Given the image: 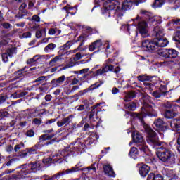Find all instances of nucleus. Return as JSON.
I'll return each mask as SVG.
<instances>
[{
  "label": "nucleus",
  "instance_id": "3c124183",
  "mask_svg": "<svg viewBox=\"0 0 180 180\" xmlns=\"http://www.w3.org/2000/svg\"><path fill=\"white\" fill-rule=\"evenodd\" d=\"M27 152L28 153V155H30L32 154H35L36 153V149L33 148H29L27 149Z\"/></svg>",
  "mask_w": 180,
  "mask_h": 180
},
{
  "label": "nucleus",
  "instance_id": "1a4fd4ad",
  "mask_svg": "<svg viewBox=\"0 0 180 180\" xmlns=\"http://www.w3.org/2000/svg\"><path fill=\"white\" fill-rule=\"evenodd\" d=\"M138 30L142 37L148 36V25L146 21H141L138 23Z\"/></svg>",
  "mask_w": 180,
  "mask_h": 180
},
{
  "label": "nucleus",
  "instance_id": "39448f33",
  "mask_svg": "<svg viewBox=\"0 0 180 180\" xmlns=\"http://www.w3.org/2000/svg\"><path fill=\"white\" fill-rule=\"evenodd\" d=\"M24 167H22L20 171L21 176H25V175L32 174V172H37V171H40V169H41V163L40 162H33L29 165H24Z\"/></svg>",
  "mask_w": 180,
  "mask_h": 180
},
{
  "label": "nucleus",
  "instance_id": "69168bd1",
  "mask_svg": "<svg viewBox=\"0 0 180 180\" xmlns=\"http://www.w3.org/2000/svg\"><path fill=\"white\" fill-rule=\"evenodd\" d=\"M78 82H79V80H78V79L75 77L72 81L71 85H77Z\"/></svg>",
  "mask_w": 180,
  "mask_h": 180
},
{
  "label": "nucleus",
  "instance_id": "774afa93",
  "mask_svg": "<svg viewBox=\"0 0 180 180\" xmlns=\"http://www.w3.org/2000/svg\"><path fill=\"white\" fill-rule=\"evenodd\" d=\"M172 23H174V25H180V19H174L172 20Z\"/></svg>",
  "mask_w": 180,
  "mask_h": 180
},
{
  "label": "nucleus",
  "instance_id": "c85d7f7f",
  "mask_svg": "<svg viewBox=\"0 0 180 180\" xmlns=\"http://www.w3.org/2000/svg\"><path fill=\"white\" fill-rule=\"evenodd\" d=\"M56 47H57V45L51 43L44 48V51L45 53H51V51H53Z\"/></svg>",
  "mask_w": 180,
  "mask_h": 180
},
{
  "label": "nucleus",
  "instance_id": "bb28decb",
  "mask_svg": "<svg viewBox=\"0 0 180 180\" xmlns=\"http://www.w3.org/2000/svg\"><path fill=\"white\" fill-rule=\"evenodd\" d=\"M147 180H164L161 174H154V173H150L147 178Z\"/></svg>",
  "mask_w": 180,
  "mask_h": 180
},
{
  "label": "nucleus",
  "instance_id": "338daca9",
  "mask_svg": "<svg viewBox=\"0 0 180 180\" xmlns=\"http://www.w3.org/2000/svg\"><path fill=\"white\" fill-rule=\"evenodd\" d=\"M89 71V68H84L79 71V74H86Z\"/></svg>",
  "mask_w": 180,
  "mask_h": 180
},
{
  "label": "nucleus",
  "instance_id": "423d86ee",
  "mask_svg": "<svg viewBox=\"0 0 180 180\" xmlns=\"http://www.w3.org/2000/svg\"><path fill=\"white\" fill-rule=\"evenodd\" d=\"M170 127L174 131H177V150L180 153V119H174L170 122Z\"/></svg>",
  "mask_w": 180,
  "mask_h": 180
},
{
  "label": "nucleus",
  "instance_id": "7ed1b4c3",
  "mask_svg": "<svg viewBox=\"0 0 180 180\" xmlns=\"http://www.w3.org/2000/svg\"><path fill=\"white\" fill-rule=\"evenodd\" d=\"M150 98L148 96L143 97V105L142 107L141 112V114H136V117H138L141 122H143V117L150 115V113L154 110V108H155V104L153 103V105L150 104Z\"/></svg>",
  "mask_w": 180,
  "mask_h": 180
},
{
  "label": "nucleus",
  "instance_id": "a878e982",
  "mask_svg": "<svg viewBox=\"0 0 180 180\" xmlns=\"http://www.w3.org/2000/svg\"><path fill=\"white\" fill-rule=\"evenodd\" d=\"M72 44H73L72 41H68L65 44H64L60 47V49L58 51V53H60V54H63V51L70 50Z\"/></svg>",
  "mask_w": 180,
  "mask_h": 180
},
{
  "label": "nucleus",
  "instance_id": "6e6d98bb",
  "mask_svg": "<svg viewBox=\"0 0 180 180\" xmlns=\"http://www.w3.org/2000/svg\"><path fill=\"white\" fill-rule=\"evenodd\" d=\"M32 20L34 22H40V17L37 15H34L32 18Z\"/></svg>",
  "mask_w": 180,
  "mask_h": 180
},
{
  "label": "nucleus",
  "instance_id": "cd10ccee",
  "mask_svg": "<svg viewBox=\"0 0 180 180\" xmlns=\"http://www.w3.org/2000/svg\"><path fill=\"white\" fill-rule=\"evenodd\" d=\"M84 49L81 48V46H79L77 49L74 50H70L69 51H66L64 53V51H63V56H70V54H75L77 51H83Z\"/></svg>",
  "mask_w": 180,
  "mask_h": 180
},
{
  "label": "nucleus",
  "instance_id": "6ab92c4d",
  "mask_svg": "<svg viewBox=\"0 0 180 180\" xmlns=\"http://www.w3.org/2000/svg\"><path fill=\"white\" fill-rule=\"evenodd\" d=\"M103 169L105 175H108V176H112L115 178V171H113V168L110 167V165L105 164L103 165Z\"/></svg>",
  "mask_w": 180,
  "mask_h": 180
},
{
  "label": "nucleus",
  "instance_id": "9b49d317",
  "mask_svg": "<svg viewBox=\"0 0 180 180\" xmlns=\"http://www.w3.org/2000/svg\"><path fill=\"white\" fill-rule=\"evenodd\" d=\"M77 167H78V165H77L76 167H73L70 169L59 172L52 176L51 180H57L58 178H60V176H63V175H67L68 174H72L74 172H77V171H79Z\"/></svg>",
  "mask_w": 180,
  "mask_h": 180
},
{
  "label": "nucleus",
  "instance_id": "09e8293b",
  "mask_svg": "<svg viewBox=\"0 0 180 180\" xmlns=\"http://www.w3.org/2000/svg\"><path fill=\"white\" fill-rule=\"evenodd\" d=\"M153 96H154V98H161V91H155L153 93Z\"/></svg>",
  "mask_w": 180,
  "mask_h": 180
},
{
  "label": "nucleus",
  "instance_id": "4c0bfd02",
  "mask_svg": "<svg viewBox=\"0 0 180 180\" xmlns=\"http://www.w3.org/2000/svg\"><path fill=\"white\" fill-rule=\"evenodd\" d=\"M79 40L82 41L81 44L79 45L80 46V49L82 46H84V41H85V40H86V39H88V35H86V34H82V35H80L79 37Z\"/></svg>",
  "mask_w": 180,
  "mask_h": 180
},
{
  "label": "nucleus",
  "instance_id": "473e14b6",
  "mask_svg": "<svg viewBox=\"0 0 180 180\" xmlns=\"http://www.w3.org/2000/svg\"><path fill=\"white\" fill-rule=\"evenodd\" d=\"M102 84H103V82H97L94 84H92L90 87H89L86 91H94V89H96V88H99V86H101V85H102Z\"/></svg>",
  "mask_w": 180,
  "mask_h": 180
},
{
  "label": "nucleus",
  "instance_id": "bf43d9fd",
  "mask_svg": "<svg viewBox=\"0 0 180 180\" xmlns=\"http://www.w3.org/2000/svg\"><path fill=\"white\" fill-rule=\"evenodd\" d=\"M53 30H54V33H55V34H56V36H58V34H61V30H60L57 27H55V28H53Z\"/></svg>",
  "mask_w": 180,
  "mask_h": 180
},
{
  "label": "nucleus",
  "instance_id": "393cba45",
  "mask_svg": "<svg viewBox=\"0 0 180 180\" xmlns=\"http://www.w3.org/2000/svg\"><path fill=\"white\" fill-rule=\"evenodd\" d=\"M27 5L25 3H22L20 7H19V17L20 18H23L25 15H26L27 11H26V7Z\"/></svg>",
  "mask_w": 180,
  "mask_h": 180
},
{
  "label": "nucleus",
  "instance_id": "7c9ffc66",
  "mask_svg": "<svg viewBox=\"0 0 180 180\" xmlns=\"http://www.w3.org/2000/svg\"><path fill=\"white\" fill-rule=\"evenodd\" d=\"M139 153L143 156V155H141V153H140V149L139 152V150H137L136 147H132L131 148V150L129 154L131 157H133V155H139Z\"/></svg>",
  "mask_w": 180,
  "mask_h": 180
},
{
  "label": "nucleus",
  "instance_id": "2f4dec72",
  "mask_svg": "<svg viewBox=\"0 0 180 180\" xmlns=\"http://www.w3.org/2000/svg\"><path fill=\"white\" fill-rule=\"evenodd\" d=\"M137 78H138V81H141V82H144L146 81H150V79H151V77L147 75L138 76Z\"/></svg>",
  "mask_w": 180,
  "mask_h": 180
},
{
  "label": "nucleus",
  "instance_id": "f704fd0d",
  "mask_svg": "<svg viewBox=\"0 0 180 180\" xmlns=\"http://www.w3.org/2000/svg\"><path fill=\"white\" fill-rule=\"evenodd\" d=\"M164 5V0H155V2L153 5V8H161Z\"/></svg>",
  "mask_w": 180,
  "mask_h": 180
},
{
  "label": "nucleus",
  "instance_id": "a19ab883",
  "mask_svg": "<svg viewBox=\"0 0 180 180\" xmlns=\"http://www.w3.org/2000/svg\"><path fill=\"white\" fill-rule=\"evenodd\" d=\"M32 37V33L30 32H27L22 34H20V39H27Z\"/></svg>",
  "mask_w": 180,
  "mask_h": 180
},
{
  "label": "nucleus",
  "instance_id": "ddd939ff",
  "mask_svg": "<svg viewBox=\"0 0 180 180\" xmlns=\"http://www.w3.org/2000/svg\"><path fill=\"white\" fill-rule=\"evenodd\" d=\"M154 124L158 130H160V131H165V130L168 129V125L167 123L164 122L161 120V118H158L155 120L154 122Z\"/></svg>",
  "mask_w": 180,
  "mask_h": 180
},
{
  "label": "nucleus",
  "instance_id": "864d4df0",
  "mask_svg": "<svg viewBox=\"0 0 180 180\" xmlns=\"http://www.w3.org/2000/svg\"><path fill=\"white\" fill-rule=\"evenodd\" d=\"M46 79V76H41L34 80V82H43Z\"/></svg>",
  "mask_w": 180,
  "mask_h": 180
},
{
  "label": "nucleus",
  "instance_id": "e2e57ef3",
  "mask_svg": "<svg viewBox=\"0 0 180 180\" xmlns=\"http://www.w3.org/2000/svg\"><path fill=\"white\" fill-rule=\"evenodd\" d=\"M75 66V62H69L66 65V68H71V67Z\"/></svg>",
  "mask_w": 180,
  "mask_h": 180
},
{
  "label": "nucleus",
  "instance_id": "0eeeda50",
  "mask_svg": "<svg viewBox=\"0 0 180 180\" xmlns=\"http://www.w3.org/2000/svg\"><path fill=\"white\" fill-rule=\"evenodd\" d=\"M114 60L109 58L106 60L107 65L104 66L102 69H98L94 72V77H98L99 75H102V74H105L108 71H113L115 66H113L112 63H113Z\"/></svg>",
  "mask_w": 180,
  "mask_h": 180
},
{
  "label": "nucleus",
  "instance_id": "f03ea898",
  "mask_svg": "<svg viewBox=\"0 0 180 180\" xmlns=\"http://www.w3.org/2000/svg\"><path fill=\"white\" fill-rule=\"evenodd\" d=\"M137 0H124L122 3V8H120V3L116 0H105L103 3L102 13L105 17L110 18V11H112L115 18H122L124 15L126 11H129L133 8V4Z\"/></svg>",
  "mask_w": 180,
  "mask_h": 180
},
{
  "label": "nucleus",
  "instance_id": "c03bdc74",
  "mask_svg": "<svg viewBox=\"0 0 180 180\" xmlns=\"http://www.w3.org/2000/svg\"><path fill=\"white\" fill-rule=\"evenodd\" d=\"M165 171L166 172V176H169V178H172V176H174V171L168 169H165Z\"/></svg>",
  "mask_w": 180,
  "mask_h": 180
},
{
  "label": "nucleus",
  "instance_id": "9d476101",
  "mask_svg": "<svg viewBox=\"0 0 180 180\" xmlns=\"http://www.w3.org/2000/svg\"><path fill=\"white\" fill-rule=\"evenodd\" d=\"M161 56L165 58H176L178 52L174 49H167L160 51Z\"/></svg>",
  "mask_w": 180,
  "mask_h": 180
},
{
  "label": "nucleus",
  "instance_id": "0e129e2a",
  "mask_svg": "<svg viewBox=\"0 0 180 180\" xmlns=\"http://www.w3.org/2000/svg\"><path fill=\"white\" fill-rule=\"evenodd\" d=\"M48 34H49V36H54L55 33H54V28H51L49 30Z\"/></svg>",
  "mask_w": 180,
  "mask_h": 180
},
{
  "label": "nucleus",
  "instance_id": "a18cd8bd",
  "mask_svg": "<svg viewBox=\"0 0 180 180\" xmlns=\"http://www.w3.org/2000/svg\"><path fill=\"white\" fill-rule=\"evenodd\" d=\"M9 113L7 111H5L4 110H0V117H8V115Z\"/></svg>",
  "mask_w": 180,
  "mask_h": 180
},
{
  "label": "nucleus",
  "instance_id": "c756f323",
  "mask_svg": "<svg viewBox=\"0 0 180 180\" xmlns=\"http://www.w3.org/2000/svg\"><path fill=\"white\" fill-rule=\"evenodd\" d=\"M136 108H137V104L134 102H131L125 105V108L127 109V110H136Z\"/></svg>",
  "mask_w": 180,
  "mask_h": 180
},
{
  "label": "nucleus",
  "instance_id": "37998d69",
  "mask_svg": "<svg viewBox=\"0 0 180 180\" xmlns=\"http://www.w3.org/2000/svg\"><path fill=\"white\" fill-rule=\"evenodd\" d=\"M25 95H27L26 92H22L20 94H17L16 93H15L14 94L11 95L12 98H22V96H25Z\"/></svg>",
  "mask_w": 180,
  "mask_h": 180
},
{
  "label": "nucleus",
  "instance_id": "f257e3e1",
  "mask_svg": "<svg viewBox=\"0 0 180 180\" xmlns=\"http://www.w3.org/2000/svg\"><path fill=\"white\" fill-rule=\"evenodd\" d=\"M143 128L148 134L146 139L147 143L151 144V146H160L156 153L159 160H160L162 162H164L167 167L173 165V164L175 163V154H174V152L169 148V145L164 142L160 144L158 135H157V133H155L148 124H144Z\"/></svg>",
  "mask_w": 180,
  "mask_h": 180
},
{
  "label": "nucleus",
  "instance_id": "79ce46f5",
  "mask_svg": "<svg viewBox=\"0 0 180 180\" xmlns=\"http://www.w3.org/2000/svg\"><path fill=\"white\" fill-rule=\"evenodd\" d=\"M35 56H37V63H41V60H46V57H49V55H41V56H39V55H36Z\"/></svg>",
  "mask_w": 180,
  "mask_h": 180
},
{
  "label": "nucleus",
  "instance_id": "4be33fe9",
  "mask_svg": "<svg viewBox=\"0 0 180 180\" xmlns=\"http://www.w3.org/2000/svg\"><path fill=\"white\" fill-rule=\"evenodd\" d=\"M177 112L171 110H167L165 111L164 116L166 119H172L178 116L179 110L176 109Z\"/></svg>",
  "mask_w": 180,
  "mask_h": 180
},
{
  "label": "nucleus",
  "instance_id": "e433bc0d",
  "mask_svg": "<svg viewBox=\"0 0 180 180\" xmlns=\"http://www.w3.org/2000/svg\"><path fill=\"white\" fill-rule=\"evenodd\" d=\"M63 9L65 11H66L68 15H72L73 16V15H75V12L72 13V12H70V11H72V9H74V8L71 7V6L70 5H67L65 6V7H63Z\"/></svg>",
  "mask_w": 180,
  "mask_h": 180
},
{
  "label": "nucleus",
  "instance_id": "412c9836",
  "mask_svg": "<svg viewBox=\"0 0 180 180\" xmlns=\"http://www.w3.org/2000/svg\"><path fill=\"white\" fill-rule=\"evenodd\" d=\"M153 32L156 39H158L160 37H164V34H165L164 29L160 27V25H157L154 28Z\"/></svg>",
  "mask_w": 180,
  "mask_h": 180
},
{
  "label": "nucleus",
  "instance_id": "f8f14e48",
  "mask_svg": "<svg viewBox=\"0 0 180 180\" xmlns=\"http://www.w3.org/2000/svg\"><path fill=\"white\" fill-rule=\"evenodd\" d=\"M43 133H45V134H43L39 137V140L41 141H46V140H51V139H53V137H54L56 134H57L56 133H54V129H53L44 130Z\"/></svg>",
  "mask_w": 180,
  "mask_h": 180
},
{
  "label": "nucleus",
  "instance_id": "b1692460",
  "mask_svg": "<svg viewBox=\"0 0 180 180\" xmlns=\"http://www.w3.org/2000/svg\"><path fill=\"white\" fill-rule=\"evenodd\" d=\"M136 98V94L133 91L125 93L124 101V102H130L131 99H134Z\"/></svg>",
  "mask_w": 180,
  "mask_h": 180
},
{
  "label": "nucleus",
  "instance_id": "f3484780",
  "mask_svg": "<svg viewBox=\"0 0 180 180\" xmlns=\"http://www.w3.org/2000/svg\"><path fill=\"white\" fill-rule=\"evenodd\" d=\"M139 174L141 176L146 177L150 172V166L143 163L139 164Z\"/></svg>",
  "mask_w": 180,
  "mask_h": 180
},
{
  "label": "nucleus",
  "instance_id": "aec40b11",
  "mask_svg": "<svg viewBox=\"0 0 180 180\" xmlns=\"http://www.w3.org/2000/svg\"><path fill=\"white\" fill-rule=\"evenodd\" d=\"M102 40L98 39L89 46V51H94L96 49H101L103 46Z\"/></svg>",
  "mask_w": 180,
  "mask_h": 180
},
{
  "label": "nucleus",
  "instance_id": "8fccbe9b",
  "mask_svg": "<svg viewBox=\"0 0 180 180\" xmlns=\"http://www.w3.org/2000/svg\"><path fill=\"white\" fill-rule=\"evenodd\" d=\"M32 123H34V124H37V126H40V124H41V119L34 118Z\"/></svg>",
  "mask_w": 180,
  "mask_h": 180
},
{
  "label": "nucleus",
  "instance_id": "5701e85b",
  "mask_svg": "<svg viewBox=\"0 0 180 180\" xmlns=\"http://www.w3.org/2000/svg\"><path fill=\"white\" fill-rule=\"evenodd\" d=\"M68 155H70V153L67 149L62 150L58 153L56 158V157H53V161L57 162L58 160H61V158H64V157H67Z\"/></svg>",
  "mask_w": 180,
  "mask_h": 180
},
{
  "label": "nucleus",
  "instance_id": "5fc2aeb1",
  "mask_svg": "<svg viewBox=\"0 0 180 180\" xmlns=\"http://www.w3.org/2000/svg\"><path fill=\"white\" fill-rule=\"evenodd\" d=\"M81 58H82V55H81V53H77L74 57V60L78 61V60H81Z\"/></svg>",
  "mask_w": 180,
  "mask_h": 180
},
{
  "label": "nucleus",
  "instance_id": "6e6552de",
  "mask_svg": "<svg viewBox=\"0 0 180 180\" xmlns=\"http://www.w3.org/2000/svg\"><path fill=\"white\" fill-rule=\"evenodd\" d=\"M142 49L145 50V51H150L151 53H155L157 51V45H155V41H153L151 40L145 39L142 41Z\"/></svg>",
  "mask_w": 180,
  "mask_h": 180
},
{
  "label": "nucleus",
  "instance_id": "49530a36",
  "mask_svg": "<svg viewBox=\"0 0 180 180\" xmlns=\"http://www.w3.org/2000/svg\"><path fill=\"white\" fill-rule=\"evenodd\" d=\"M52 161L53 160L50 158L43 159V163L45 164V165H49V164H51Z\"/></svg>",
  "mask_w": 180,
  "mask_h": 180
},
{
  "label": "nucleus",
  "instance_id": "72a5a7b5",
  "mask_svg": "<svg viewBox=\"0 0 180 180\" xmlns=\"http://www.w3.org/2000/svg\"><path fill=\"white\" fill-rule=\"evenodd\" d=\"M27 63L29 65H34V64H37V56H34L33 58L28 59Z\"/></svg>",
  "mask_w": 180,
  "mask_h": 180
},
{
  "label": "nucleus",
  "instance_id": "c9c22d12",
  "mask_svg": "<svg viewBox=\"0 0 180 180\" xmlns=\"http://www.w3.org/2000/svg\"><path fill=\"white\" fill-rule=\"evenodd\" d=\"M46 35V29H42L41 30H38L36 32V38L37 39H40V37H41L42 36H45Z\"/></svg>",
  "mask_w": 180,
  "mask_h": 180
},
{
  "label": "nucleus",
  "instance_id": "680f3d73",
  "mask_svg": "<svg viewBox=\"0 0 180 180\" xmlns=\"http://www.w3.org/2000/svg\"><path fill=\"white\" fill-rule=\"evenodd\" d=\"M52 98L53 96H51V95L50 94H47L45 96V101H46V102H50V101H51Z\"/></svg>",
  "mask_w": 180,
  "mask_h": 180
},
{
  "label": "nucleus",
  "instance_id": "de8ad7c7",
  "mask_svg": "<svg viewBox=\"0 0 180 180\" xmlns=\"http://www.w3.org/2000/svg\"><path fill=\"white\" fill-rule=\"evenodd\" d=\"M23 148V144H18V145H16L15 147H14V151L15 153H19L20 151V149Z\"/></svg>",
  "mask_w": 180,
  "mask_h": 180
},
{
  "label": "nucleus",
  "instance_id": "2eb2a0df",
  "mask_svg": "<svg viewBox=\"0 0 180 180\" xmlns=\"http://www.w3.org/2000/svg\"><path fill=\"white\" fill-rule=\"evenodd\" d=\"M16 53V49L15 48H11L6 50V53H3L1 55L2 57V60L4 61V63H8V57H12V56H13V54Z\"/></svg>",
  "mask_w": 180,
  "mask_h": 180
},
{
  "label": "nucleus",
  "instance_id": "13d9d810",
  "mask_svg": "<svg viewBox=\"0 0 180 180\" xmlns=\"http://www.w3.org/2000/svg\"><path fill=\"white\" fill-rule=\"evenodd\" d=\"M2 26L4 29H11V24L8 23V22H4L2 24Z\"/></svg>",
  "mask_w": 180,
  "mask_h": 180
},
{
  "label": "nucleus",
  "instance_id": "4d7b16f0",
  "mask_svg": "<svg viewBox=\"0 0 180 180\" xmlns=\"http://www.w3.org/2000/svg\"><path fill=\"white\" fill-rule=\"evenodd\" d=\"M120 92V91L119 90V89L116 88V87H113L112 89V94L113 95H116L117 94H119Z\"/></svg>",
  "mask_w": 180,
  "mask_h": 180
},
{
  "label": "nucleus",
  "instance_id": "ea45409f",
  "mask_svg": "<svg viewBox=\"0 0 180 180\" xmlns=\"http://www.w3.org/2000/svg\"><path fill=\"white\" fill-rule=\"evenodd\" d=\"M144 86H146V89H149V91H153L155 86V85L149 82H145Z\"/></svg>",
  "mask_w": 180,
  "mask_h": 180
},
{
  "label": "nucleus",
  "instance_id": "20e7f679",
  "mask_svg": "<svg viewBox=\"0 0 180 180\" xmlns=\"http://www.w3.org/2000/svg\"><path fill=\"white\" fill-rule=\"evenodd\" d=\"M132 139L134 141V143H139V149L140 150L141 154L146 157V155H148L150 153V150L148 149V146L146 145V143L144 142V139H143V136L139 131H134L132 133Z\"/></svg>",
  "mask_w": 180,
  "mask_h": 180
},
{
  "label": "nucleus",
  "instance_id": "4468645a",
  "mask_svg": "<svg viewBox=\"0 0 180 180\" xmlns=\"http://www.w3.org/2000/svg\"><path fill=\"white\" fill-rule=\"evenodd\" d=\"M168 43H169V41H168V40L163 37L156 38L155 41V46H157V51H158L159 47H167V46H168Z\"/></svg>",
  "mask_w": 180,
  "mask_h": 180
},
{
  "label": "nucleus",
  "instance_id": "052dcab7",
  "mask_svg": "<svg viewBox=\"0 0 180 180\" xmlns=\"http://www.w3.org/2000/svg\"><path fill=\"white\" fill-rule=\"evenodd\" d=\"M56 122V119H51L48 120L45 122V124H51L53 123Z\"/></svg>",
  "mask_w": 180,
  "mask_h": 180
},
{
  "label": "nucleus",
  "instance_id": "603ef678",
  "mask_svg": "<svg viewBox=\"0 0 180 180\" xmlns=\"http://www.w3.org/2000/svg\"><path fill=\"white\" fill-rule=\"evenodd\" d=\"M26 136L27 137H33V136H34V131L32 129L28 130L26 133Z\"/></svg>",
  "mask_w": 180,
  "mask_h": 180
},
{
  "label": "nucleus",
  "instance_id": "a211bd4d",
  "mask_svg": "<svg viewBox=\"0 0 180 180\" xmlns=\"http://www.w3.org/2000/svg\"><path fill=\"white\" fill-rule=\"evenodd\" d=\"M72 119H74V115H70L67 117L62 119L61 121L57 122V126H58V127H63L65 124L67 126L72 122Z\"/></svg>",
  "mask_w": 180,
  "mask_h": 180
},
{
  "label": "nucleus",
  "instance_id": "58836bf2",
  "mask_svg": "<svg viewBox=\"0 0 180 180\" xmlns=\"http://www.w3.org/2000/svg\"><path fill=\"white\" fill-rule=\"evenodd\" d=\"M56 81V82L57 84H63V82H64V81H65V75H62L61 77H60L59 78H58L56 80L53 79L51 81L52 84L53 82H54Z\"/></svg>",
  "mask_w": 180,
  "mask_h": 180
},
{
  "label": "nucleus",
  "instance_id": "dca6fc26",
  "mask_svg": "<svg viewBox=\"0 0 180 180\" xmlns=\"http://www.w3.org/2000/svg\"><path fill=\"white\" fill-rule=\"evenodd\" d=\"M63 61V53H58V55L52 58L49 63V67H56V65H58L60 63Z\"/></svg>",
  "mask_w": 180,
  "mask_h": 180
}]
</instances>
